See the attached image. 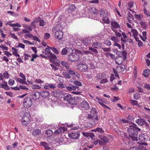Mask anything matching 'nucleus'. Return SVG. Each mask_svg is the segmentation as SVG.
Returning a JSON list of instances; mask_svg holds the SVG:
<instances>
[{
    "mask_svg": "<svg viewBox=\"0 0 150 150\" xmlns=\"http://www.w3.org/2000/svg\"><path fill=\"white\" fill-rule=\"evenodd\" d=\"M141 129L137 127L136 124H133L127 129L129 137L132 140L135 141L138 140L137 136L138 132H140Z\"/></svg>",
    "mask_w": 150,
    "mask_h": 150,
    "instance_id": "obj_1",
    "label": "nucleus"
},
{
    "mask_svg": "<svg viewBox=\"0 0 150 150\" xmlns=\"http://www.w3.org/2000/svg\"><path fill=\"white\" fill-rule=\"evenodd\" d=\"M111 28L115 33V35L118 37L121 36V33L118 32H121L120 24L117 22L112 21L111 22Z\"/></svg>",
    "mask_w": 150,
    "mask_h": 150,
    "instance_id": "obj_2",
    "label": "nucleus"
},
{
    "mask_svg": "<svg viewBox=\"0 0 150 150\" xmlns=\"http://www.w3.org/2000/svg\"><path fill=\"white\" fill-rule=\"evenodd\" d=\"M62 28V27L61 26V25L60 24H58L54 28V30H56L54 34L55 37L59 40H61L63 37V32L61 30Z\"/></svg>",
    "mask_w": 150,
    "mask_h": 150,
    "instance_id": "obj_3",
    "label": "nucleus"
},
{
    "mask_svg": "<svg viewBox=\"0 0 150 150\" xmlns=\"http://www.w3.org/2000/svg\"><path fill=\"white\" fill-rule=\"evenodd\" d=\"M81 52L78 50L76 53H72L68 55V59L69 61L72 62L78 61L80 58L79 54H81Z\"/></svg>",
    "mask_w": 150,
    "mask_h": 150,
    "instance_id": "obj_4",
    "label": "nucleus"
},
{
    "mask_svg": "<svg viewBox=\"0 0 150 150\" xmlns=\"http://www.w3.org/2000/svg\"><path fill=\"white\" fill-rule=\"evenodd\" d=\"M86 120L88 121L91 125H95L98 122L99 118L98 116L93 117L92 116L90 115L89 114H88L86 115Z\"/></svg>",
    "mask_w": 150,
    "mask_h": 150,
    "instance_id": "obj_5",
    "label": "nucleus"
},
{
    "mask_svg": "<svg viewBox=\"0 0 150 150\" xmlns=\"http://www.w3.org/2000/svg\"><path fill=\"white\" fill-rule=\"evenodd\" d=\"M48 57L50 59V61L56 66H59L60 63V61L57 59L56 56L52 53Z\"/></svg>",
    "mask_w": 150,
    "mask_h": 150,
    "instance_id": "obj_6",
    "label": "nucleus"
},
{
    "mask_svg": "<svg viewBox=\"0 0 150 150\" xmlns=\"http://www.w3.org/2000/svg\"><path fill=\"white\" fill-rule=\"evenodd\" d=\"M32 105V100L30 97H26L24 98L23 101V105L25 108L28 109Z\"/></svg>",
    "mask_w": 150,
    "mask_h": 150,
    "instance_id": "obj_7",
    "label": "nucleus"
},
{
    "mask_svg": "<svg viewBox=\"0 0 150 150\" xmlns=\"http://www.w3.org/2000/svg\"><path fill=\"white\" fill-rule=\"evenodd\" d=\"M63 99L71 105H75L76 103L72 96L69 94H65L63 97Z\"/></svg>",
    "mask_w": 150,
    "mask_h": 150,
    "instance_id": "obj_8",
    "label": "nucleus"
},
{
    "mask_svg": "<svg viewBox=\"0 0 150 150\" xmlns=\"http://www.w3.org/2000/svg\"><path fill=\"white\" fill-rule=\"evenodd\" d=\"M99 137L101 139V140H97V141L99 143L100 145H103L108 142L109 139L107 137L103 135L99 136Z\"/></svg>",
    "mask_w": 150,
    "mask_h": 150,
    "instance_id": "obj_9",
    "label": "nucleus"
},
{
    "mask_svg": "<svg viewBox=\"0 0 150 150\" xmlns=\"http://www.w3.org/2000/svg\"><path fill=\"white\" fill-rule=\"evenodd\" d=\"M68 136L72 139L77 140L79 138L80 134L79 132H72L69 133Z\"/></svg>",
    "mask_w": 150,
    "mask_h": 150,
    "instance_id": "obj_10",
    "label": "nucleus"
},
{
    "mask_svg": "<svg viewBox=\"0 0 150 150\" xmlns=\"http://www.w3.org/2000/svg\"><path fill=\"white\" fill-rule=\"evenodd\" d=\"M116 54L120 57H123L125 59L127 57V52L123 50L122 52L120 51H117L116 52Z\"/></svg>",
    "mask_w": 150,
    "mask_h": 150,
    "instance_id": "obj_11",
    "label": "nucleus"
},
{
    "mask_svg": "<svg viewBox=\"0 0 150 150\" xmlns=\"http://www.w3.org/2000/svg\"><path fill=\"white\" fill-rule=\"evenodd\" d=\"M139 139L141 142H143L147 141L148 139V136L145 134H140L138 138Z\"/></svg>",
    "mask_w": 150,
    "mask_h": 150,
    "instance_id": "obj_12",
    "label": "nucleus"
},
{
    "mask_svg": "<svg viewBox=\"0 0 150 150\" xmlns=\"http://www.w3.org/2000/svg\"><path fill=\"white\" fill-rule=\"evenodd\" d=\"M81 107L85 110H88L89 108V105L87 101H84L81 103Z\"/></svg>",
    "mask_w": 150,
    "mask_h": 150,
    "instance_id": "obj_13",
    "label": "nucleus"
},
{
    "mask_svg": "<svg viewBox=\"0 0 150 150\" xmlns=\"http://www.w3.org/2000/svg\"><path fill=\"white\" fill-rule=\"evenodd\" d=\"M131 31L132 33V35L136 41H137L139 38L138 37V33L137 30L135 29H132Z\"/></svg>",
    "mask_w": 150,
    "mask_h": 150,
    "instance_id": "obj_14",
    "label": "nucleus"
},
{
    "mask_svg": "<svg viewBox=\"0 0 150 150\" xmlns=\"http://www.w3.org/2000/svg\"><path fill=\"white\" fill-rule=\"evenodd\" d=\"M40 95V92H33L32 93V98L35 100L38 99Z\"/></svg>",
    "mask_w": 150,
    "mask_h": 150,
    "instance_id": "obj_15",
    "label": "nucleus"
},
{
    "mask_svg": "<svg viewBox=\"0 0 150 150\" xmlns=\"http://www.w3.org/2000/svg\"><path fill=\"white\" fill-rule=\"evenodd\" d=\"M102 43L99 42H97L93 43L92 44L93 47L98 49H101Z\"/></svg>",
    "mask_w": 150,
    "mask_h": 150,
    "instance_id": "obj_16",
    "label": "nucleus"
},
{
    "mask_svg": "<svg viewBox=\"0 0 150 150\" xmlns=\"http://www.w3.org/2000/svg\"><path fill=\"white\" fill-rule=\"evenodd\" d=\"M44 88L46 89H49L50 88L51 89H55L56 88L55 84L52 83L47 84V85H44Z\"/></svg>",
    "mask_w": 150,
    "mask_h": 150,
    "instance_id": "obj_17",
    "label": "nucleus"
},
{
    "mask_svg": "<svg viewBox=\"0 0 150 150\" xmlns=\"http://www.w3.org/2000/svg\"><path fill=\"white\" fill-rule=\"evenodd\" d=\"M145 122V120L142 118H140V119H138L135 121L137 123L138 125L142 126H144Z\"/></svg>",
    "mask_w": 150,
    "mask_h": 150,
    "instance_id": "obj_18",
    "label": "nucleus"
},
{
    "mask_svg": "<svg viewBox=\"0 0 150 150\" xmlns=\"http://www.w3.org/2000/svg\"><path fill=\"white\" fill-rule=\"evenodd\" d=\"M102 21H101V23H104L108 24L110 23V21L108 18V16H104L102 18Z\"/></svg>",
    "mask_w": 150,
    "mask_h": 150,
    "instance_id": "obj_19",
    "label": "nucleus"
},
{
    "mask_svg": "<svg viewBox=\"0 0 150 150\" xmlns=\"http://www.w3.org/2000/svg\"><path fill=\"white\" fill-rule=\"evenodd\" d=\"M90 115H91L93 117H95L96 116H98L97 114V112L96 111V109L93 108H92L91 110Z\"/></svg>",
    "mask_w": 150,
    "mask_h": 150,
    "instance_id": "obj_20",
    "label": "nucleus"
},
{
    "mask_svg": "<svg viewBox=\"0 0 150 150\" xmlns=\"http://www.w3.org/2000/svg\"><path fill=\"white\" fill-rule=\"evenodd\" d=\"M30 115L29 112H27L25 113L22 119V120H30Z\"/></svg>",
    "mask_w": 150,
    "mask_h": 150,
    "instance_id": "obj_21",
    "label": "nucleus"
},
{
    "mask_svg": "<svg viewBox=\"0 0 150 150\" xmlns=\"http://www.w3.org/2000/svg\"><path fill=\"white\" fill-rule=\"evenodd\" d=\"M114 45L117 47L118 49L120 50H122L121 49V48L122 50H124V44L122 42H121L122 46H121L118 43V42H117L116 43H114Z\"/></svg>",
    "mask_w": 150,
    "mask_h": 150,
    "instance_id": "obj_22",
    "label": "nucleus"
},
{
    "mask_svg": "<svg viewBox=\"0 0 150 150\" xmlns=\"http://www.w3.org/2000/svg\"><path fill=\"white\" fill-rule=\"evenodd\" d=\"M41 133V131L39 129H35L33 130L32 132V134L35 137L39 135Z\"/></svg>",
    "mask_w": 150,
    "mask_h": 150,
    "instance_id": "obj_23",
    "label": "nucleus"
},
{
    "mask_svg": "<svg viewBox=\"0 0 150 150\" xmlns=\"http://www.w3.org/2000/svg\"><path fill=\"white\" fill-rule=\"evenodd\" d=\"M40 95L43 98H45L50 95L49 92L47 91H42L40 93Z\"/></svg>",
    "mask_w": 150,
    "mask_h": 150,
    "instance_id": "obj_24",
    "label": "nucleus"
},
{
    "mask_svg": "<svg viewBox=\"0 0 150 150\" xmlns=\"http://www.w3.org/2000/svg\"><path fill=\"white\" fill-rule=\"evenodd\" d=\"M108 11L106 10H102L100 11V16L101 18L108 16Z\"/></svg>",
    "mask_w": 150,
    "mask_h": 150,
    "instance_id": "obj_25",
    "label": "nucleus"
},
{
    "mask_svg": "<svg viewBox=\"0 0 150 150\" xmlns=\"http://www.w3.org/2000/svg\"><path fill=\"white\" fill-rule=\"evenodd\" d=\"M65 127H61L58 129L54 131V134L55 135H58L62 132V130H64Z\"/></svg>",
    "mask_w": 150,
    "mask_h": 150,
    "instance_id": "obj_26",
    "label": "nucleus"
},
{
    "mask_svg": "<svg viewBox=\"0 0 150 150\" xmlns=\"http://www.w3.org/2000/svg\"><path fill=\"white\" fill-rule=\"evenodd\" d=\"M104 55L108 58H109L110 57L112 59H115L114 55L110 53L105 52L104 53Z\"/></svg>",
    "mask_w": 150,
    "mask_h": 150,
    "instance_id": "obj_27",
    "label": "nucleus"
},
{
    "mask_svg": "<svg viewBox=\"0 0 150 150\" xmlns=\"http://www.w3.org/2000/svg\"><path fill=\"white\" fill-rule=\"evenodd\" d=\"M124 59L123 57H118L115 60L116 64L119 65L121 64L122 63Z\"/></svg>",
    "mask_w": 150,
    "mask_h": 150,
    "instance_id": "obj_28",
    "label": "nucleus"
},
{
    "mask_svg": "<svg viewBox=\"0 0 150 150\" xmlns=\"http://www.w3.org/2000/svg\"><path fill=\"white\" fill-rule=\"evenodd\" d=\"M11 49L13 50V51L12 52V54L13 55L17 57H20V55L17 53L18 51L17 49H16L14 47H12Z\"/></svg>",
    "mask_w": 150,
    "mask_h": 150,
    "instance_id": "obj_29",
    "label": "nucleus"
},
{
    "mask_svg": "<svg viewBox=\"0 0 150 150\" xmlns=\"http://www.w3.org/2000/svg\"><path fill=\"white\" fill-rule=\"evenodd\" d=\"M77 68L82 72H84L86 71L88 69V66L84 67L83 66H77Z\"/></svg>",
    "mask_w": 150,
    "mask_h": 150,
    "instance_id": "obj_30",
    "label": "nucleus"
},
{
    "mask_svg": "<svg viewBox=\"0 0 150 150\" xmlns=\"http://www.w3.org/2000/svg\"><path fill=\"white\" fill-rule=\"evenodd\" d=\"M74 99L75 100V101L76 102L75 105H77L78 103L79 104L80 102L81 103L82 101H83L82 99L80 96L75 97Z\"/></svg>",
    "mask_w": 150,
    "mask_h": 150,
    "instance_id": "obj_31",
    "label": "nucleus"
},
{
    "mask_svg": "<svg viewBox=\"0 0 150 150\" xmlns=\"http://www.w3.org/2000/svg\"><path fill=\"white\" fill-rule=\"evenodd\" d=\"M91 131L95 132H99L101 134H103L104 132V131L103 129L99 127H97L95 129H93Z\"/></svg>",
    "mask_w": 150,
    "mask_h": 150,
    "instance_id": "obj_32",
    "label": "nucleus"
},
{
    "mask_svg": "<svg viewBox=\"0 0 150 150\" xmlns=\"http://www.w3.org/2000/svg\"><path fill=\"white\" fill-rule=\"evenodd\" d=\"M150 74V70L149 69H145L144 70L143 75L146 78Z\"/></svg>",
    "mask_w": 150,
    "mask_h": 150,
    "instance_id": "obj_33",
    "label": "nucleus"
},
{
    "mask_svg": "<svg viewBox=\"0 0 150 150\" xmlns=\"http://www.w3.org/2000/svg\"><path fill=\"white\" fill-rule=\"evenodd\" d=\"M25 80H24L23 79H22L20 78H18L17 79V81L18 82L22 84H26L28 85V84L26 82Z\"/></svg>",
    "mask_w": 150,
    "mask_h": 150,
    "instance_id": "obj_34",
    "label": "nucleus"
},
{
    "mask_svg": "<svg viewBox=\"0 0 150 150\" xmlns=\"http://www.w3.org/2000/svg\"><path fill=\"white\" fill-rule=\"evenodd\" d=\"M51 49L52 51L55 54H59L60 53V52L59 51L57 50L56 48L52 47H49Z\"/></svg>",
    "mask_w": 150,
    "mask_h": 150,
    "instance_id": "obj_35",
    "label": "nucleus"
},
{
    "mask_svg": "<svg viewBox=\"0 0 150 150\" xmlns=\"http://www.w3.org/2000/svg\"><path fill=\"white\" fill-rule=\"evenodd\" d=\"M38 21L37 18H35L34 20L31 23L30 26L32 28H34L35 27V23H37L38 22Z\"/></svg>",
    "mask_w": 150,
    "mask_h": 150,
    "instance_id": "obj_36",
    "label": "nucleus"
},
{
    "mask_svg": "<svg viewBox=\"0 0 150 150\" xmlns=\"http://www.w3.org/2000/svg\"><path fill=\"white\" fill-rule=\"evenodd\" d=\"M69 9L71 11H74L76 8L75 5L74 4H71L69 5Z\"/></svg>",
    "mask_w": 150,
    "mask_h": 150,
    "instance_id": "obj_37",
    "label": "nucleus"
},
{
    "mask_svg": "<svg viewBox=\"0 0 150 150\" xmlns=\"http://www.w3.org/2000/svg\"><path fill=\"white\" fill-rule=\"evenodd\" d=\"M134 16L136 19L139 21H142L143 18V16L141 14L137 15L135 14Z\"/></svg>",
    "mask_w": 150,
    "mask_h": 150,
    "instance_id": "obj_38",
    "label": "nucleus"
},
{
    "mask_svg": "<svg viewBox=\"0 0 150 150\" xmlns=\"http://www.w3.org/2000/svg\"><path fill=\"white\" fill-rule=\"evenodd\" d=\"M1 88H3L6 90H8L10 89L9 87L7 85H5L3 83H1Z\"/></svg>",
    "mask_w": 150,
    "mask_h": 150,
    "instance_id": "obj_39",
    "label": "nucleus"
},
{
    "mask_svg": "<svg viewBox=\"0 0 150 150\" xmlns=\"http://www.w3.org/2000/svg\"><path fill=\"white\" fill-rule=\"evenodd\" d=\"M111 40L114 42V43H116L118 42L119 39L117 37H116L114 36L111 37Z\"/></svg>",
    "mask_w": 150,
    "mask_h": 150,
    "instance_id": "obj_40",
    "label": "nucleus"
},
{
    "mask_svg": "<svg viewBox=\"0 0 150 150\" xmlns=\"http://www.w3.org/2000/svg\"><path fill=\"white\" fill-rule=\"evenodd\" d=\"M90 11L92 14L96 15L97 13V10L95 8H92L90 9Z\"/></svg>",
    "mask_w": 150,
    "mask_h": 150,
    "instance_id": "obj_41",
    "label": "nucleus"
},
{
    "mask_svg": "<svg viewBox=\"0 0 150 150\" xmlns=\"http://www.w3.org/2000/svg\"><path fill=\"white\" fill-rule=\"evenodd\" d=\"M101 49H102L103 51L105 52L108 53L111 51V48L110 47H102Z\"/></svg>",
    "mask_w": 150,
    "mask_h": 150,
    "instance_id": "obj_42",
    "label": "nucleus"
},
{
    "mask_svg": "<svg viewBox=\"0 0 150 150\" xmlns=\"http://www.w3.org/2000/svg\"><path fill=\"white\" fill-rule=\"evenodd\" d=\"M21 121L22 125L25 126H27L30 122V120H22V119Z\"/></svg>",
    "mask_w": 150,
    "mask_h": 150,
    "instance_id": "obj_43",
    "label": "nucleus"
},
{
    "mask_svg": "<svg viewBox=\"0 0 150 150\" xmlns=\"http://www.w3.org/2000/svg\"><path fill=\"white\" fill-rule=\"evenodd\" d=\"M63 74L64 77L66 79H70L71 77L69 73L67 72H64Z\"/></svg>",
    "mask_w": 150,
    "mask_h": 150,
    "instance_id": "obj_44",
    "label": "nucleus"
},
{
    "mask_svg": "<svg viewBox=\"0 0 150 150\" xmlns=\"http://www.w3.org/2000/svg\"><path fill=\"white\" fill-rule=\"evenodd\" d=\"M89 50L90 51H91L93 52H94L95 54H97L98 53V51L96 49H95V48H94L93 47H89Z\"/></svg>",
    "mask_w": 150,
    "mask_h": 150,
    "instance_id": "obj_45",
    "label": "nucleus"
},
{
    "mask_svg": "<svg viewBox=\"0 0 150 150\" xmlns=\"http://www.w3.org/2000/svg\"><path fill=\"white\" fill-rule=\"evenodd\" d=\"M52 133V130L50 129H47L46 131V134L48 137L50 136Z\"/></svg>",
    "mask_w": 150,
    "mask_h": 150,
    "instance_id": "obj_46",
    "label": "nucleus"
},
{
    "mask_svg": "<svg viewBox=\"0 0 150 150\" xmlns=\"http://www.w3.org/2000/svg\"><path fill=\"white\" fill-rule=\"evenodd\" d=\"M143 11L144 14L146 16L148 17H150V13L149 11H147L146 8H145L144 9Z\"/></svg>",
    "mask_w": 150,
    "mask_h": 150,
    "instance_id": "obj_47",
    "label": "nucleus"
},
{
    "mask_svg": "<svg viewBox=\"0 0 150 150\" xmlns=\"http://www.w3.org/2000/svg\"><path fill=\"white\" fill-rule=\"evenodd\" d=\"M23 26L25 28L28 29L30 31H31L32 30V28L28 25L26 24H24L23 25Z\"/></svg>",
    "mask_w": 150,
    "mask_h": 150,
    "instance_id": "obj_48",
    "label": "nucleus"
},
{
    "mask_svg": "<svg viewBox=\"0 0 150 150\" xmlns=\"http://www.w3.org/2000/svg\"><path fill=\"white\" fill-rule=\"evenodd\" d=\"M24 59L26 60L29 59L30 58H31V56L29 54H24Z\"/></svg>",
    "mask_w": 150,
    "mask_h": 150,
    "instance_id": "obj_49",
    "label": "nucleus"
},
{
    "mask_svg": "<svg viewBox=\"0 0 150 150\" xmlns=\"http://www.w3.org/2000/svg\"><path fill=\"white\" fill-rule=\"evenodd\" d=\"M32 58L31 57V58H30V59H31L30 60H31V61H34V59H35L37 57H38V56L37 54H33L32 55Z\"/></svg>",
    "mask_w": 150,
    "mask_h": 150,
    "instance_id": "obj_50",
    "label": "nucleus"
},
{
    "mask_svg": "<svg viewBox=\"0 0 150 150\" xmlns=\"http://www.w3.org/2000/svg\"><path fill=\"white\" fill-rule=\"evenodd\" d=\"M104 44L108 46H110L112 44L110 40H108L105 41Z\"/></svg>",
    "mask_w": 150,
    "mask_h": 150,
    "instance_id": "obj_51",
    "label": "nucleus"
},
{
    "mask_svg": "<svg viewBox=\"0 0 150 150\" xmlns=\"http://www.w3.org/2000/svg\"><path fill=\"white\" fill-rule=\"evenodd\" d=\"M48 47H49V48H46L45 49V51L46 52V54L47 55L48 54H50V53H52V52H51V51L50 50V48L48 46H47Z\"/></svg>",
    "mask_w": 150,
    "mask_h": 150,
    "instance_id": "obj_52",
    "label": "nucleus"
},
{
    "mask_svg": "<svg viewBox=\"0 0 150 150\" xmlns=\"http://www.w3.org/2000/svg\"><path fill=\"white\" fill-rule=\"evenodd\" d=\"M133 16L132 15H131L130 16L129 15L128 16V17H127L128 22L129 23H132V21L130 20V19H133Z\"/></svg>",
    "mask_w": 150,
    "mask_h": 150,
    "instance_id": "obj_53",
    "label": "nucleus"
},
{
    "mask_svg": "<svg viewBox=\"0 0 150 150\" xmlns=\"http://www.w3.org/2000/svg\"><path fill=\"white\" fill-rule=\"evenodd\" d=\"M74 83L75 85L78 86H81L82 85L81 83L78 81H74Z\"/></svg>",
    "mask_w": 150,
    "mask_h": 150,
    "instance_id": "obj_54",
    "label": "nucleus"
},
{
    "mask_svg": "<svg viewBox=\"0 0 150 150\" xmlns=\"http://www.w3.org/2000/svg\"><path fill=\"white\" fill-rule=\"evenodd\" d=\"M3 77L5 79H7L9 77V74L6 71L3 74Z\"/></svg>",
    "mask_w": 150,
    "mask_h": 150,
    "instance_id": "obj_55",
    "label": "nucleus"
},
{
    "mask_svg": "<svg viewBox=\"0 0 150 150\" xmlns=\"http://www.w3.org/2000/svg\"><path fill=\"white\" fill-rule=\"evenodd\" d=\"M14 80L12 79H10L8 81V84L10 86H13L14 84Z\"/></svg>",
    "mask_w": 150,
    "mask_h": 150,
    "instance_id": "obj_56",
    "label": "nucleus"
},
{
    "mask_svg": "<svg viewBox=\"0 0 150 150\" xmlns=\"http://www.w3.org/2000/svg\"><path fill=\"white\" fill-rule=\"evenodd\" d=\"M67 48H63L61 54L63 55H65L67 53Z\"/></svg>",
    "mask_w": 150,
    "mask_h": 150,
    "instance_id": "obj_57",
    "label": "nucleus"
},
{
    "mask_svg": "<svg viewBox=\"0 0 150 150\" xmlns=\"http://www.w3.org/2000/svg\"><path fill=\"white\" fill-rule=\"evenodd\" d=\"M7 12V13L10 14L11 16L14 17H16L18 16V14L15 13L13 11H8Z\"/></svg>",
    "mask_w": 150,
    "mask_h": 150,
    "instance_id": "obj_58",
    "label": "nucleus"
},
{
    "mask_svg": "<svg viewBox=\"0 0 150 150\" xmlns=\"http://www.w3.org/2000/svg\"><path fill=\"white\" fill-rule=\"evenodd\" d=\"M31 87L33 89H40L41 88V87L39 86L35 85H33Z\"/></svg>",
    "mask_w": 150,
    "mask_h": 150,
    "instance_id": "obj_59",
    "label": "nucleus"
},
{
    "mask_svg": "<svg viewBox=\"0 0 150 150\" xmlns=\"http://www.w3.org/2000/svg\"><path fill=\"white\" fill-rule=\"evenodd\" d=\"M144 88L150 91V84L148 83H146L144 84Z\"/></svg>",
    "mask_w": 150,
    "mask_h": 150,
    "instance_id": "obj_60",
    "label": "nucleus"
},
{
    "mask_svg": "<svg viewBox=\"0 0 150 150\" xmlns=\"http://www.w3.org/2000/svg\"><path fill=\"white\" fill-rule=\"evenodd\" d=\"M17 47H20L23 49H24L25 47V45L22 43H19L17 46Z\"/></svg>",
    "mask_w": 150,
    "mask_h": 150,
    "instance_id": "obj_61",
    "label": "nucleus"
},
{
    "mask_svg": "<svg viewBox=\"0 0 150 150\" xmlns=\"http://www.w3.org/2000/svg\"><path fill=\"white\" fill-rule=\"evenodd\" d=\"M67 49V53L72 54L73 52V50L70 47H66Z\"/></svg>",
    "mask_w": 150,
    "mask_h": 150,
    "instance_id": "obj_62",
    "label": "nucleus"
},
{
    "mask_svg": "<svg viewBox=\"0 0 150 150\" xmlns=\"http://www.w3.org/2000/svg\"><path fill=\"white\" fill-rule=\"evenodd\" d=\"M33 35L32 34L29 33L26 34L24 35V38L25 39H27V38H30L31 37H33Z\"/></svg>",
    "mask_w": 150,
    "mask_h": 150,
    "instance_id": "obj_63",
    "label": "nucleus"
},
{
    "mask_svg": "<svg viewBox=\"0 0 150 150\" xmlns=\"http://www.w3.org/2000/svg\"><path fill=\"white\" fill-rule=\"evenodd\" d=\"M57 87L60 88H63L65 87V85L63 83H59L57 85Z\"/></svg>",
    "mask_w": 150,
    "mask_h": 150,
    "instance_id": "obj_64",
    "label": "nucleus"
}]
</instances>
